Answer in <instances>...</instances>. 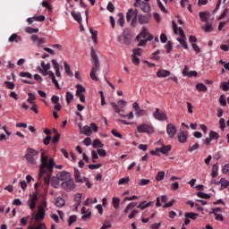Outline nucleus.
<instances>
[{"instance_id":"obj_1","label":"nucleus","mask_w":229,"mask_h":229,"mask_svg":"<svg viewBox=\"0 0 229 229\" xmlns=\"http://www.w3.org/2000/svg\"><path fill=\"white\" fill-rule=\"evenodd\" d=\"M41 157L40 162L41 165L39 166V175L38 178H40L43 174H46L47 176L44 177L45 183L47 185H49L51 183L52 187L54 189H59L62 187V184H60V179L57 175L53 176V171L55 169V159L50 158L47 159V156L46 155V149L41 148L40 149ZM51 176H53L51 178Z\"/></svg>"},{"instance_id":"obj_2","label":"nucleus","mask_w":229,"mask_h":229,"mask_svg":"<svg viewBox=\"0 0 229 229\" xmlns=\"http://www.w3.org/2000/svg\"><path fill=\"white\" fill-rule=\"evenodd\" d=\"M91 58H92V68L89 72V76L93 81H98V76H96V72L100 71L101 63H99V57L98 56V53L96 52V48L94 47H91Z\"/></svg>"},{"instance_id":"obj_3","label":"nucleus","mask_w":229,"mask_h":229,"mask_svg":"<svg viewBox=\"0 0 229 229\" xmlns=\"http://www.w3.org/2000/svg\"><path fill=\"white\" fill-rule=\"evenodd\" d=\"M172 24H173L174 33L175 35H179L180 37L176 38L177 42L181 43V45L182 46V47H184V49H189L187 41H185V33L183 32V29H182V27L178 28V25L176 24V22H174V21H172Z\"/></svg>"},{"instance_id":"obj_4","label":"nucleus","mask_w":229,"mask_h":229,"mask_svg":"<svg viewBox=\"0 0 229 229\" xmlns=\"http://www.w3.org/2000/svg\"><path fill=\"white\" fill-rule=\"evenodd\" d=\"M137 19H139V12L137 11V9H129L126 13V20L127 22L131 23V26L132 28H135V26H137Z\"/></svg>"},{"instance_id":"obj_5","label":"nucleus","mask_w":229,"mask_h":229,"mask_svg":"<svg viewBox=\"0 0 229 229\" xmlns=\"http://www.w3.org/2000/svg\"><path fill=\"white\" fill-rule=\"evenodd\" d=\"M25 158L30 165H36L37 160H38V151L29 148L27 149V154L25 155Z\"/></svg>"},{"instance_id":"obj_6","label":"nucleus","mask_w":229,"mask_h":229,"mask_svg":"<svg viewBox=\"0 0 229 229\" xmlns=\"http://www.w3.org/2000/svg\"><path fill=\"white\" fill-rule=\"evenodd\" d=\"M92 130L95 133H98V131H99V126H98V124H96L95 123H91L90 126L85 125L81 129V131L83 135H86L87 137H90V135H92Z\"/></svg>"},{"instance_id":"obj_7","label":"nucleus","mask_w":229,"mask_h":229,"mask_svg":"<svg viewBox=\"0 0 229 229\" xmlns=\"http://www.w3.org/2000/svg\"><path fill=\"white\" fill-rule=\"evenodd\" d=\"M61 188L65 191V192H72V191L76 189V183H74L72 177L71 179L61 182Z\"/></svg>"},{"instance_id":"obj_8","label":"nucleus","mask_w":229,"mask_h":229,"mask_svg":"<svg viewBox=\"0 0 229 229\" xmlns=\"http://www.w3.org/2000/svg\"><path fill=\"white\" fill-rule=\"evenodd\" d=\"M137 131L139 133H148V135H151L155 133V129L153 125H149L148 123H142L137 127Z\"/></svg>"},{"instance_id":"obj_9","label":"nucleus","mask_w":229,"mask_h":229,"mask_svg":"<svg viewBox=\"0 0 229 229\" xmlns=\"http://www.w3.org/2000/svg\"><path fill=\"white\" fill-rule=\"evenodd\" d=\"M153 117L156 118L157 121H167V114L164 111H160L158 108H156L153 113Z\"/></svg>"},{"instance_id":"obj_10","label":"nucleus","mask_w":229,"mask_h":229,"mask_svg":"<svg viewBox=\"0 0 229 229\" xmlns=\"http://www.w3.org/2000/svg\"><path fill=\"white\" fill-rule=\"evenodd\" d=\"M57 178L60 182H67L68 180H71L72 178V175L71 173L67 171H61L56 174Z\"/></svg>"},{"instance_id":"obj_11","label":"nucleus","mask_w":229,"mask_h":229,"mask_svg":"<svg viewBox=\"0 0 229 229\" xmlns=\"http://www.w3.org/2000/svg\"><path fill=\"white\" fill-rule=\"evenodd\" d=\"M37 201H38V193L34 192L32 195H30V199L28 200V205L30 210H33L34 208H36Z\"/></svg>"},{"instance_id":"obj_12","label":"nucleus","mask_w":229,"mask_h":229,"mask_svg":"<svg viewBox=\"0 0 229 229\" xmlns=\"http://www.w3.org/2000/svg\"><path fill=\"white\" fill-rule=\"evenodd\" d=\"M30 40L33 42V44H36V46H44L46 44V39L45 38H40L38 35L33 34L30 36Z\"/></svg>"},{"instance_id":"obj_13","label":"nucleus","mask_w":229,"mask_h":229,"mask_svg":"<svg viewBox=\"0 0 229 229\" xmlns=\"http://www.w3.org/2000/svg\"><path fill=\"white\" fill-rule=\"evenodd\" d=\"M49 69H51V64H49V63L46 64L44 62H41V67L40 66L38 67V71L43 76H47V72H48Z\"/></svg>"},{"instance_id":"obj_14","label":"nucleus","mask_w":229,"mask_h":229,"mask_svg":"<svg viewBox=\"0 0 229 229\" xmlns=\"http://www.w3.org/2000/svg\"><path fill=\"white\" fill-rule=\"evenodd\" d=\"M158 146H161V148H157L156 151H159V153H162L163 155H168L169 151H171V145H164L162 141L157 142Z\"/></svg>"},{"instance_id":"obj_15","label":"nucleus","mask_w":229,"mask_h":229,"mask_svg":"<svg viewBox=\"0 0 229 229\" xmlns=\"http://www.w3.org/2000/svg\"><path fill=\"white\" fill-rule=\"evenodd\" d=\"M140 24H149L151 22V14H140L138 16Z\"/></svg>"},{"instance_id":"obj_16","label":"nucleus","mask_w":229,"mask_h":229,"mask_svg":"<svg viewBox=\"0 0 229 229\" xmlns=\"http://www.w3.org/2000/svg\"><path fill=\"white\" fill-rule=\"evenodd\" d=\"M166 133L170 139H173L174 135H176V126H174L173 123H168L166 125Z\"/></svg>"},{"instance_id":"obj_17","label":"nucleus","mask_w":229,"mask_h":229,"mask_svg":"<svg viewBox=\"0 0 229 229\" xmlns=\"http://www.w3.org/2000/svg\"><path fill=\"white\" fill-rule=\"evenodd\" d=\"M46 217V209L42 206L38 207V213L35 215V220L40 221V219H44Z\"/></svg>"},{"instance_id":"obj_18","label":"nucleus","mask_w":229,"mask_h":229,"mask_svg":"<svg viewBox=\"0 0 229 229\" xmlns=\"http://www.w3.org/2000/svg\"><path fill=\"white\" fill-rule=\"evenodd\" d=\"M140 8L144 13H149L151 12V5L148 2H140Z\"/></svg>"},{"instance_id":"obj_19","label":"nucleus","mask_w":229,"mask_h":229,"mask_svg":"<svg viewBox=\"0 0 229 229\" xmlns=\"http://www.w3.org/2000/svg\"><path fill=\"white\" fill-rule=\"evenodd\" d=\"M74 180L76 183H83V177H81V173L78 168H74Z\"/></svg>"},{"instance_id":"obj_20","label":"nucleus","mask_w":229,"mask_h":229,"mask_svg":"<svg viewBox=\"0 0 229 229\" xmlns=\"http://www.w3.org/2000/svg\"><path fill=\"white\" fill-rule=\"evenodd\" d=\"M157 78H167V76H171V72L164 69L158 70L157 72Z\"/></svg>"},{"instance_id":"obj_21","label":"nucleus","mask_w":229,"mask_h":229,"mask_svg":"<svg viewBox=\"0 0 229 229\" xmlns=\"http://www.w3.org/2000/svg\"><path fill=\"white\" fill-rule=\"evenodd\" d=\"M177 137L181 144L187 142V137H188L187 131L179 132Z\"/></svg>"},{"instance_id":"obj_22","label":"nucleus","mask_w":229,"mask_h":229,"mask_svg":"<svg viewBox=\"0 0 229 229\" xmlns=\"http://www.w3.org/2000/svg\"><path fill=\"white\" fill-rule=\"evenodd\" d=\"M8 42H16V43L22 42V38L17 35V33H13L8 38Z\"/></svg>"},{"instance_id":"obj_23","label":"nucleus","mask_w":229,"mask_h":229,"mask_svg":"<svg viewBox=\"0 0 229 229\" xmlns=\"http://www.w3.org/2000/svg\"><path fill=\"white\" fill-rule=\"evenodd\" d=\"M199 15L202 22H208L210 19V13L208 12H200Z\"/></svg>"},{"instance_id":"obj_24","label":"nucleus","mask_w":229,"mask_h":229,"mask_svg":"<svg viewBox=\"0 0 229 229\" xmlns=\"http://www.w3.org/2000/svg\"><path fill=\"white\" fill-rule=\"evenodd\" d=\"M149 35H151L150 33L148 32V30H146V29H143V30L138 35L136 36V40H139V38H148L149 37Z\"/></svg>"},{"instance_id":"obj_25","label":"nucleus","mask_w":229,"mask_h":229,"mask_svg":"<svg viewBox=\"0 0 229 229\" xmlns=\"http://www.w3.org/2000/svg\"><path fill=\"white\" fill-rule=\"evenodd\" d=\"M149 40H153V36L149 35L146 39H140L139 38L138 40V47H143V46H146V43Z\"/></svg>"},{"instance_id":"obj_26","label":"nucleus","mask_w":229,"mask_h":229,"mask_svg":"<svg viewBox=\"0 0 229 229\" xmlns=\"http://www.w3.org/2000/svg\"><path fill=\"white\" fill-rule=\"evenodd\" d=\"M118 24L121 28H124V24H126V21L124 20V13H118Z\"/></svg>"},{"instance_id":"obj_27","label":"nucleus","mask_w":229,"mask_h":229,"mask_svg":"<svg viewBox=\"0 0 229 229\" xmlns=\"http://www.w3.org/2000/svg\"><path fill=\"white\" fill-rule=\"evenodd\" d=\"M72 17H73L74 21H76L79 24H81V13H76L74 11L71 13Z\"/></svg>"},{"instance_id":"obj_28","label":"nucleus","mask_w":229,"mask_h":229,"mask_svg":"<svg viewBox=\"0 0 229 229\" xmlns=\"http://www.w3.org/2000/svg\"><path fill=\"white\" fill-rule=\"evenodd\" d=\"M89 33L91 34V38L94 44H98V30H94V29H89Z\"/></svg>"},{"instance_id":"obj_29","label":"nucleus","mask_w":229,"mask_h":229,"mask_svg":"<svg viewBox=\"0 0 229 229\" xmlns=\"http://www.w3.org/2000/svg\"><path fill=\"white\" fill-rule=\"evenodd\" d=\"M135 207H137V203H135V202L129 203L123 210L124 214H128L130 212V210H133V208H135Z\"/></svg>"},{"instance_id":"obj_30","label":"nucleus","mask_w":229,"mask_h":229,"mask_svg":"<svg viewBox=\"0 0 229 229\" xmlns=\"http://www.w3.org/2000/svg\"><path fill=\"white\" fill-rule=\"evenodd\" d=\"M198 214L193 213V212H186L184 214V217L188 218V219H192L193 221H195V219L198 218Z\"/></svg>"},{"instance_id":"obj_31","label":"nucleus","mask_w":229,"mask_h":229,"mask_svg":"<svg viewBox=\"0 0 229 229\" xmlns=\"http://www.w3.org/2000/svg\"><path fill=\"white\" fill-rule=\"evenodd\" d=\"M196 89L197 90H199V92H207L208 90V89L207 88V85H205L204 83L197 84Z\"/></svg>"},{"instance_id":"obj_32","label":"nucleus","mask_w":229,"mask_h":229,"mask_svg":"<svg viewBox=\"0 0 229 229\" xmlns=\"http://www.w3.org/2000/svg\"><path fill=\"white\" fill-rule=\"evenodd\" d=\"M65 205V199H62V197H57L55 200V207L62 208Z\"/></svg>"},{"instance_id":"obj_33","label":"nucleus","mask_w":229,"mask_h":229,"mask_svg":"<svg viewBox=\"0 0 229 229\" xmlns=\"http://www.w3.org/2000/svg\"><path fill=\"white\" fill-rule=\"evenodd\" d=\"M121 206V199H119L118 197H114L113 198V207L114 208H119V207Z\"/></svg>"},{"instance_id":"obj_34","label":"nucleus","mask_w":229,"mask_h":229,"mask_svg":"<svg viewBox=\"0 0 229 229\" xmlns=\"http://www.w3.org/2000/svg\"><path fill=\"white\" fill-rule=\"evenodd\" d=\"M157 4L163 13H169V11H167V8H165V5H164L160 0H157Z\"/></svg>"},{"instance_id":"obj_35","label":"nucleus","mask_w":229,"mask_h":229,"mask_svg":"<svg viewBox=\"0 0 229 229\" xmlns=\"http://www.w3.org/2000/svg\"><path fill=\"white\" fill-rule=\"evenodd\" d=\"M164 178H165V172H164V171L158 172L156 175L157 182H162V180H164Z\"/></svg>"},{"instance_id":"obj_36","label":"nucleus","mask_w":229,"mask_h":229,"mask_svg":"<svg viewBox=\"0 0 229 229\" xmlns=\"http://www.w3.org/2000/svg\"><path fill=\"white\" fill-rule=\"evenodd\" d=\"M64 71H65L66 74H68V76H73V73L71 71V65H69V64H67V62H64Z\"/></svg>"},{"instance_id":"obj_37","label":"nucleus","mask_w":229,"mask_h":229,"mask_svg":"<svg viewBox=\"0 0 229 229\" xmlns=\"http://www.w3.org/2000/svg\"><path fill=\"white\" fill-rule=\"evenodd\" d=\"M219 183H220L222 189H226L229 185L228 180H226L225 178H221Z\"/></svg>"},{"instance_id":"obj_38","label":"nucleus","mask_w":229,"mask_h":229,"mask_svg":"<svg viewBox=\"0 0 229 229\" xmlns=\"http://www.w3.org/2000/svg\"><path fill=\"white\" fill-rule=\"evenodd\" d=\"M209 139L210 140H217L219 139V134L214 131L209 132Z\"/></svg>"},{"instance_id":"obj_39","label":"nucleus","mask_w":229,"mask_h":229,"mask_svg":"<svg viewBox=\"0 0 229 229\" xmlns=\"http://www.w3.org/2000/svg\"><path fill=\"white\" fill-rule=\"evenodd\" d=\"M28 96H29V98L27 99V101L30 103V105H35V99H36L35 94L29 93Z\"/></svg>"},{"instance_id":"obj_40","label":"nucleus","mask_w":229,"mask_h":229,"mask_svg":"<svg viewBox=\"0 0 229 229\" xmlns=\"http://www.w3.org/2000/svg\"><path fill=\"white\" fill-rule=\"evenodd\" d=\"M197 196L199 198H201L202 199H210V195H208V194H207V193H205L203 191H199L197 193Z\"/></svg>"},{"instance_id":"obj_41","label":"nucleus","mask_w":229,"mask_h":229,"mask_svg":"<svg viewBox=\"0 0 229 229\" xmlns=\"http://www.w3.org/2000/svg\"><path fill=\"white\" fill-rule=\"evenodd\" d=\"M204 30L206 31V33H210V31L214 30V28H212V24L206 22L204 24Z\"/></svg>"},{"instance_id":"obj_42","label":"nucleus","mask_w":229,"mask_h":229,"mask_svg":"<svg viewBox=\"0 0 229 229\" xmlns=\"http://www.w3.org/2000/svg\"><path fill=\"white\" fill-rule=\"evenodd\" d=\"M130 182V177L121 178L118 182V185H126Z\"/></svg>"},{"instance_id":"obj_43","label":"nucleus","mask_w":229,"mask_h":229,"mask_svg":"<svg viewBox=\"0 0 229 229\" xmlns=\"http://www.w3.org/2000/svg\"><path fill=\"white\" fill-rule=\"evenodd\" d=\"M123 44L130 46L131 44V36H123Z\"/></svg>"},{"instance_id":"obj_44","label":"nucleus","mask_w":229,"mask_h":229,"mask_svg":"<svg viewBox=\"0 0 229 229\" xmlns=\"http://www.w3.org/2000/svg\"><path fill=\"white\" fill-rule=\"evenodd\" d=\"M91 145L93 146V148H103V143H101V140H93V142L91 143Z\"/></svg>"},{"instance_id":"obj_45","label":"nucleus","mask_w":229,"mask_h":229,"mask_svg":"<svg viewBox=\"0 0 229 229\" xmlns=\"http://www.w3.org/2000/svg\"><path fill=\"white\" fill-rule=\"evenodd\" d=\"M148 183H151V180H149V179H140V182H139V185L140 187H144L145 185H148Z\"/></svg>"},{"instance_id":"obj_46","label":"nucleus","mask_w":229,"mask_h":229,"mask_svg":"<svg viewBox=\"0 0 229 229\" xmlns=\"http://www.w3.org/2000/svg\"><path fill=\"white\" fill-rule=\"evenodd\" d=\"M72 99H74V96L70 91H67L66 92V102L68 103V105L71 104V101H72Z\"/></svg>"},{"instance_id":"obj_47","label":"nucleus","mask_w":229,"mask_h":229,"mask_svg":"<svg viewBox=\"0 0 229 229\" xmlns=\"http://www.w3.org/2000/svg\"><path fill=\"white\" fill-rule=\"evenodd\" d=\"M132 53L134 56H142V48H133Z\"/></svg>"},{"instance_id":"obj_48","label":"nucleus","mask_w":229,"mask_h":229,"mask_svg":"<svg viewBox=\"0 0 229 229\" xmlns=\"http://www.w3.org/2000/svg\"><path fill=\"white\" fill-rule=\"evenodd\" d=\"M219 167L217 166V164L214 165L212 167V173L211 175L213 178H216V176H217V171H218Z\"/></svg>"},{"instance_id":"obj_49","label":"nucleus","mask_w":229,"mask_h":229,"mask_svg":"<svg viewBox=\"0 0 229 229\" xmlns=\"http://www.w3.org/2000/svg\"><path fill=\"white\" fill-rule=\"evenodd\" d=\"M25 31H26V33H29V34H33V33H38V29H33V28H31V27H27L26 29H25Z\"/></svg>"},{"instance_id":"obj_50","label":"nucleus","mask_w":229,"mask_h":229,"mask_svg":"<svg viewBox=\"0 0 229 229\" xmlns=\"http://www.w3.org/2000/svg\"><path fill=\"white\" fill-rule=\"evenodd\" d=\"M34 21H36L37 22H44V21H46V16H44V15H35L34 16Z\"/></svg>"},{"instance_id":"obj_51","label":"nucleus","mask_w":229,"mask_h":229,"mask_svg":"<svg viewBox=\"0 0 229 229\" xmlns=\"http://www.w3.org/2000/svg\"><path fill=\"white\" fill-rule=\"evenodd\" d=\"M131 62L134 65H139L140 64V59H139L137 55H131Z\"/></svg>"},{"instance_id":"obj_52","label":"nucleus","mask_w":229,"mask_h":229,"mask_svg":"<svg viewBox=\"0 0 229 229\" xmlns=\"http://www.w3.org/2000/svg\"><path fill=\"white\" fill-rule=\"evenodd\" d=\"M20 76L21 78H29L30 80H31V78H33V76L31 75V73L28 72H20Z\"/></svg>"},{"instance_id":"obj_53","label":"nucleus","mask_w":229,"mask_h":229,"mask_svg":"<svg viewBox=\"0 0 229 229\" xmlns=\"http://www.w3.org/2000/svg\"><path fill=\"white\" fill-rule=\"evenodd\" d=\"M219 103L222 106H226V97L225 95L220 96Z\"/></svg>"},{"instance_id":"obj_54","label":"nucleus","mask_w":229,"mask_h":229,"mask_svg":"<svg viewBox=\"0 0 229 229\" xmlns=\"http://www.w3.org/2000/svg\"><path fill=\"white\" fill-rule=\"evenodd\" d=\"M142 115H146V110L144 109H137L136 110V116L137 117H142Z\"/></svg>"},{"instance_id":"obj_55","label":"nucleus","mask_w":229,"mask_h":229,"mask_svg":"<svg viewBox=\"0 0 229 229\" xmlns=\"http://www.w3.org/2000/svg\"><path fill=\"white\" fill-rule=\"evenodd\" d=\"M7 89H9V90H13V89H15V84L13 82H11V81H4Z\"/></svg>"},{"instance_id":"obj_56","label":"nucleus","mask_w":229,"mask_h":229,"mask_svg":"<svg viewBox=\"0 0 229 229\" xmlns=\"http://www.w3.org/2000/svg\"><path fill=\"white\" fill-rule=\"evenodd\" d=\"M220 124V130L225 131V128H226V122H225V118H221L219 120Z\"/></svg>"},{"instance_id":"obj_57","label":"nucleus","mask_w":229,"mask_h":229,"mask_svg":"<svg viewBox=\"0 0 229 229\" xmlns=\"http://www.w3.org/2000/svg\"><path fill=\"white\" fill-rule=\"evenodd\" d=\"M228 12H229L228 8L225 9L222 14L219 16L218 21H222V19H225V17H227Z\"/></svg>"},{"instance_id":"obj_58","label":"nucleus","mask_w":229,"mask_h":229,"mask_svg":"<svg viewBox=\"0 0 229 229\" xmlns=\"http://www.w3.org/2000/svg\"><path fill=\"white\" fill-rule=\"evenodd\" d=\"M76 215H72L69 217V220H68V225L69 226H71V225H72L73 223H76Z\"/></svg>"},{"instance_id":"obj_59","label":"nucleus","mask_w":229,"mask_h":229,"mask_svg":"<svg viewBox=\"0 0 229 229\" xmlns=\"http://www.w3.org/2000/svg\"><path fill=\"white\" fill-rule=\"evenodd\" d=\"M81 193H77L75 195V199H74V201L75 203H79V204H81Z\"/></svg>"},{"instance_id":"obj_60","label":"nucleus","mask_w":229,"mask_h":229,"mask_svg":"<svg viewBox=\"0 0 229 229\" xmlns=\"http://www.w3.org/2000/svg\"><path fill=\"white\" fill-rule=\"evenodd\" d=\"M52 47H54V49H57V51H64V46L61 44H54L52 45Z\"/></svg>"},{"instance_id":"obj_61","label":"nucleus","mask_w":229,"mask_h":229,"mask_svg":"<svg viewBox=\"0 0 229 229\" xmlns=\"http://www.w3.org/2000/svg\"><path fill=\"white\" fill-rule=\"evenodd\" d=\"M178 189H180V183L177 182L171 184L172 191H178Z\"/></svg>"},{"instance_id":"obj_62","label":"nucleus","mask_w":229,"mask_h":229,"mask_svg":"<svg viewBox=\"0 0 229 229\" xmlns=\"http://www.w3.org/2000/svg\"><path fill=\"white\" fill-rule=\"evenodd\" d=\"M84 146H90V144H92V140H90V138L87 137L84 139V140L82 141Z\"/></svg>"},{"instance_id":"obj_63","label":"nucleus","mask_w":229,"mask_h":229,"mask_svg":"<svg viewBox=\"0 0 229 229\" xmlns=\"http://www.w3.org/2000/svg\"><path fill=\"white\" fill-rule=\"evenodd\" d=\"M30 229H46V224L38 225L36 227H30Z\"/></svg>"},{"instance_id":"obj_64","label":"nucleus","mask_w":229,"mask_h":229,"mask_svg":"<svg viewBox=\"0 0 229 229\" xmlns=\"http://www.w3.org/2000/svg\"><path fill=\"white\" fill-rule=\"evenodd\" d=\"M223 173L224 174H229V164L225 165Z\"/></svg>"}]
</instances>
